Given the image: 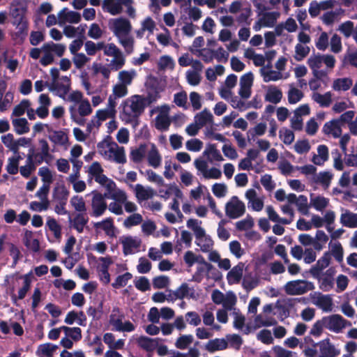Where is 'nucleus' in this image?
Masks as SVG:
<instances>
[{
	"instance_id": "f257e3e1",
	"label": "nucleus",
	"mask_w": 357,
	"mask_h": 357,
	"mask_svg": "<svg viewBox=\"0 0 357 357\" xmlns=\"http://www.w3.org/2000/svg\"><path fill=\"white\" fill-rule=\"evenodd\" d=\"M125 318L123 312L118 306L113 307L109 315V323L114 327V330L120 332H132L135 331V326L130 321L123 323Z\"/></svg>"
},
{
	"instance_id": "f03ea898",
	"label": "nucleus",
	"mask_w": 357,
	"mask_h": 357,
	"mask_svg": "<svg viewBox=\"0 0 357 357\" xmlns=\"http://www.w3.org/2000/svg\"><path fill=\"white\" fill-rule=\"evenodd\" d=\"M314 289V285L312 282L302 280L289 281L284 286L288 295H301Z\"/></svg>"
},
{
	"instance_id": "7ed1b4c3",
	"label": "nucleus",
	"mask_w": 357,
	"mask_h": 357,
	"mask_svg": "<svg viewBox=\"0 0 357 357\" xmlns=\"http://www.w3.org/2000/svg\"><path fill=\"white\" fill-rule=\"evenodd\" d=\"M322 318L325 323V328L336 333L341 332L346 326L351 325L350 321L337 314L324 317Z\"/></svg>"
},
{
	"instance_id": "20e7f679",
	"label": "nucleus",
	"mask_w": 357,
	"mask_h": 357,
	"mask_svg": "<svg viewBox=\"0 0 357 357\" xmlns=\"http://www.w3.org/2000/svg\"><path fill=\"white\" fill-rule=\"evenodd\" d=\"M91 193L93 197L91 199L92 213L91 215L93 217H100L105 213L107 208L105 199L108 198V194L102 195L96 190H93Z\"/></svg>"
},
{
	"instance_id": "39448f33",
	"label": "nucleus",
	"mask_w": 357,
	"mask_h": 357,
	"mask_svg": "<svg viewBox=\"0 0 357 357\" xmlns=\"http://www.w3.org/2000/svg\"><path fill=\"white\" fill-rule=\"evenodd\" d=\"M245 212V206L237 196H233L225 205V213L231 219L241 217Z\"/></svg>"
},
{
	"instance_id": "423d86ee",
	"label": "nucleus",
	"mask_w": 357,
	"mask_h": 357,
	"mask_svg": "<svg viewBox=\"0 0 357 357\" xmlns=\"http://www.w3.org/2000/svg\"><path fill=\"white\" fill-rule=\"evenodd\" d=\"M313 346L319 347L318 357H336L340 354V351L331 343L329 338L322 340Z\"/></svg>"
},
{
	"instance_id": "0eeeda50",
	"label": "nucleus",
	"mask_w": 357,
	"mask_h": 357,
	"mask_svg": "<svg viewBox=\"0 0 357 357\" xmlns=\"http://www.w3.org/2000/svg\"><path fill=\"white\" fill-rule=\"evenodd\" d=\"M131 29L132 26L128 19L119 17L114 20L113 32L117 38L128 36Z\"/></svg>"
},
{
	"instance_id": "6e6552de",
	"label": "nucleus",
	"mask_w": 357,
	"mask_h": 357,
	"mask_svg": "<svg viewBox=\"0 0 357 357\" xmlns=\"http://www.w3.org/2000/svg\"><path fill=\"white\" fill-rule=\"evenodd\" d=\"M26 8L18 6L15 3H12L10 8V16L12 17V24L18 26L22 22H28L26 18Z\"/></svg>"
},
{
	"instance_id": "1a4fd4ad",
	"label": "nucleus",
	"mask_w": 357,
	"mask_h": 357,
	"mask_svg": "<svg viewBox=\"0 0 357 357\" xmlns=\"http://www.w3.org/2000/svg\"><path fill=\"white\" fill-rule=\"evenodd\" d=\"M331 260V252L328 251L325 252L323 256L317 261V263L311 267L310 273L314 278H317L320 275L322 270L329 266Z\"/></svg>"
},
{
	"instance_id": "9d476101",
	"label": "nucleus",
	"mask_w": 357,
	"mask_h": 357,
	"mask_svg": "<svg viewBox=\"0 0 357 357\" xmlns=\"http://www.w3.org/2000/svg\"><path fill=\"white\" fill-rule=\"evenodd\" d=\"M141 240L139 238H133L132 236H126L121 241L123 245V253L125 256L132 255L135 250H138L141 245Z\"/></svg>"
},
{
	"instance_id": "9b49d317",
	"label": "nucleus",
	"mask_w": 357,
	"mask_h": 357,
	"mask_svg": "<svg viewBox=\"0 0 357 357\" xmlns=\"http://www.w3.org/2000/svg\"><path fill=\"white\" fill-rule=\"evenodd\" d=\"M147 104L146 99L139 95H135L132 97L130 109L135 114L132 118L137 119L138 116L141 115L144 110Z\"/></svg>"
},
{
	"instance_id": "f8f14e48",
	"label": "nucleus",
	"mask_w": 357,
	"mask_h": 357,
	"mask_svg": "<svg viewBox=\"0 0 357 357\" xmlns=\"http://www.w3.org/2000/svg\"><path fill=\"white\" fill-rule=\"evenodd\" d=\"M160 338H151L142 335L137 340L138 346L147 352H153L158 346Z\"/></svg>"
},
{
	"instance_id": "ddd939ff",
	"label": "nucleus",
	"mask_w": 357,
	"mask_h": 357,
	"mask_svg": "<svg viewBox=\"0 0 357 357\" xmlns=\"http://www.w3.org/2000/svg\"><path fill=\"white\" fill-rule=\"evenodd\" d=\"M31 276H32L31 271L27 274H25L23 276L24 284H23V287L19 289L18 296H17L15 294L11 295V299L13 301V303L15 305H17V299L22 300V299L24 298L28 291L30 289L31 283Z\"/></svg>"
},
{
	"instance_id": "4468645a",
	"label": "nucleus",
	"mask_w": 357,
	"mask_h": 357,
	"mask_svg": "<svg viewBox=\"0 0 357 357\" xmlns=\"http://www.w3.org/2000/svg\"><path fill=\"white\" fill-rule=\"evenodd\" d=\"M62 79L64 80L66 84L61 83L57 82H52V84L49 86V89L51 91H57L59 93V96L60 98H64L65 96L70 91V79L66 77H62Z\"/></svg>"
},
{
	"instance_id": "2eb2a0df",
	"label": "nucleus",
	"mask_w": 357,
	"mask_h": 357,
	"mask_svg": "<svg viewBox=\"0 0 357 357\" xmlns=\"http://www.w3.org/2000/svg\"><path fill=\"white\" fill-rule=\"evenodd\" d=\"M209 353L225 350L228 347V342L224 338H215L210 340L204 346Z\"/></svg>"
},
{
	"instance_id": "dca6fc26",
	"label": "nucleus",
	"mask_w": 357,
	"mask_h": 357,
	"mask_svg": "<svg viewBox=\"0 0 357 357\" xmlns=\"http://www.w3.org/2000/svg\"><path fill=\"white\" fill-rule=\"evenodd\" d=\"M322 130L326 135H332L335 138L339 137L342 134L340 120L333 119L326 122L324 125Z\"/></svg>"
},
{
	"instance_id": "f3484780",
	"label": "nucleus",
	"mask_w": 357,
	"mask_h": 357,
	"mask_svg": "<svg viewBox=\"0 0 357 357\" xmlns=\"http://www.w3.org/2000/svg\"><path fill=\"white\" fill-rule=\"evenodd\" d=\"M112 145L115 147L111 146L109 148V153L112 156L114 162L119 164H124L126 162V157L125 154V149L123 146H119L116 142H113Z\"/></svg>"
},
{
	"instance_id": "a211bd4d",
	"label": "nucleus",
	"mask_w": 357,
	"mask_h": 357,
	"mask_svg": "<svg viewBox=\"0 0 357 357\" xmlns=\"http://www.w3.org/2000/svg\"><path fill=\"white\" fill-rule=\"evenodd\" d=\"M243 264L239 263L234 266L227 273V279L229 284L238 283L243 275Z\"/></svg>"
},
{
	"instance_id": "6ab92c4d",
	"label": "nucleus",
	"mask_w": 357,
	"mask_h": 357,
	"mask_svg": "<svg viewBox=\"0 0 357 357\" xmlns=\"http://www.w3.org/2000/svg\"><path fill=\"white\" fill-rule=\"evenodd\" d=\"M89 220V217L83 213L76 214L73 220L69 217V222L73 223V227L79 233L83 232L84 228L88 223Z\"/></svg>"
},
{
	"instance_id": "aec40b11",
	"label": "nucleus",
	"mask_w": 357,
	"mask_h": 357,
	"mask_svg": "<svg viewBox=\"0 0 357 357\" xmlns=\"http://www.w3.org/2000/svg\"><path fill=\"white\" fill-rule=\"evenodd\" d=\"M279 16V13L277 12H268L263 14V17L257 22L254 28L257 31L258 30L257 25L262 24L264 26L272 27L275 25L277 18Z\"/></svg>"
},
{
	"instance_id": "412c9836",
	"label": "nucleus",
	"mask_w": 357,
	"mask_h": 357,
	"mask_svg": "<svg viewBox=\"0 0 357 357\" xmlns=\"http://www.w3.org/2000/svg\"><path fill=\"white\" fill-rule=\"evenodd\" d=\"M340 222L348 228L357 227V213L346 210L345 213L341 214Z\"/></svg>"
},
{
	"instance_id": "4be33fe9",
	"label": "nucleus",
	"mask_w": 357,
	"mask_h": 357,
	"mask_svg": "<svg viewBox=\"0 0 357 357\" xmlns=\"http://www.w3.org/2000/svg\"><path fill=\"white\" fill-rule=\"evenodd\" d=\"M282 98V92L280 89L275 86H269L266 94L265 95V100L273 104H278Z\"/></svg>"
},
{
	"instance_id": "5701e85b",
	"label": "nucleus",
	"mask_w": 357,
	"mask_h": 357,
	"mask_svg": "<svg viewBox=\"0 0 357 357\" xmlns=\"http://www.w3.org/2000/svg\"><path fill=\"white\" fill-rule=\"evenodd\" d=\"M57 349V346L51 343L40 344L36 351L38 357H52L53 353Z\"/></svg>"
},
{
	"instance_id": "b1692460",
	"label": "nucleus",
	"mask_w": 357,
	"mask_h": 357,
	"mask_svg": "<svg viewBox=\"0 0 357 357\" xmlns=\"http://www.w3.org/2000/svg\"><path fill=\"white\" fill-rule=\"evenodd\" d=\"M94 227L102 228L105 231L106 234L109 236H113L114 235V225L112 218H107L101 222H95Z\"/></svg>"
},
{
	"instance_id": "393cba45",
	"label": "nucleus",
	"mask_w": 357,
	"mask_h": 357,
	"mask_svg": "<svg viewBox=\"0 0 357 357\" xmlns=\"http://www.w3.org/2000/svg\"><path fill=\"white\" fill-rule=\"evenodd\" d=\"M15 132L23 135L29 132V123L25 118L15 119L12 121Z\"/></svg>"
},
{
	"instance_id": "a878e982",
	"label": "nucleus",
	"mask_w": 357,
	"mask_h": 357,
	"mask_svg": "<svg viewBox=\"0 0 357 357\" xmlns=\"http://www.w3.org/2000/svg\"><path fill=\"white\" fill-rule=\"evenodd\" d=\"M15 26L17 31L13 35V38L18 43H22L28 35L29 23L25 22Z\"/></svg>"
},
{
	"instance_id": "bb28decb",
	"label": "nucleus",
	"mask_w": 357,
	"mask_h": 357,
	"mask_svg": "<svg viewBox=\"0 0 357 357\" xmlns=\"http://www.w3.org/2000/svg\"><path fill=\"white\" fill-rule=\"evenodd\" d=\"M50 140L54 144L64 146L68 142V135L62 130L52 131V134L49 135Z\"/></svg>"
},
{
	"instance_id": "cd10ccee",
	"label": "nucleus",
	"mask_w": 357,
	"mask_h": 357,
	"mask_svg": "<svg viewBox=\"0 0 357 357\" xmlns=\"http://www.w3.org/2000/svg\"><path fill=\"white\" fill-rule=\"evenodd\" d=\"M102 8L112 15L120 14L123 10L116 0H103Z\"/></svg>"
},
{
	"instance_id": "c85d7f7f",
	"label": "nucleus",
	"mask_w": 357,
	"mask_h": 357,
	"mask_svg": "<svg viewBox=\"0 0 357 357\" xmlns=\"http://www.w3.org/2000/svg\"><path fill=\"white\" fill-rule=\"evenodd\" d=\"M213 118L211 113L207 109H204L203 111L195 115V121L201 128H202L208 123H212Z\"/></svg>"
},
{
	"instance_id": "c756f323",
	"label": "nucleus",
	"mask_w": 357,
	"mask_h": 357,
	"mask_svg": "<svg viewBox=\"0 0 357 357\" xmlns=\"http://www.w3.org/2000/svg\"><path fill=\"white\" fill-rule=\"evenodd\" d=\"M161 156L156 146L153 144L151 150L148 153V162L149 165L154 168H157L161 163Z\"/></svg>"
},
{
	"instance_id": "7c9ffc66",
	"label": "nucleus",
	"mask_w": 357,
	"mask_h": 357,
	"mask_svg": "<svg viewBox=\"0 0 357 357\" xmlns=\"http://www.w3.org/2000/svg\"><path fill=\"white\" fill-rule=\"evenodd\" d=\"M69 193V190L66 188L65 185L62 184L60 186L54 188L53 197L59 201V202H62L63 204V202H67Z\"/></svg>"
},
{
	"instance_id": "2f4dec72",
	"label": "nucleus",
	"mask_w": 357,
	"mask_h": 357,
	"mask_svg": "<svg viewBox=\"0 0 357 357\" xmlns=\"http://www.w3.org/2000/svg\"><path fill=\"white\" fill-rule=\"evenodd\" d=\"M67 10V8H63L59 14V17L62 18L64 21H66L72 24H77L81 21V15L79 13L75 11H68L64 13Z\"/></svg>"
},
{
	"instance_id": "473e14b6",
	"label": "nucleus",
	"mask_w": 357,
	"mask_h": 357,
	"mask_svg": "<svg viewBox=\"0 0 357 357\" xmlns=\"http://www.w3.org/2000/svg\"><path fill=\"white\" fill-rule=\"evenodd\" d=\"M146 146L141 144L138 148L132 149L130 153V160L135 163L140 162L145 156Z\"/></svg>"
},
{
	"instance_id": "72a5a7b5",
	"label": "nucleus",
	"mask_w": 357,
	"mask_h": 357,
	"mask_svg": "<svg viewBox=\"0 0 357 357\" xmlns=\"http://www.w3.org/2000/svg\"><path fill=\"white\" fill-rule=\"evenodd\" d=\"M136 197L139 200H147L151 198L154 195V190L152 188L145 189L141 184L135 185Z\"/></svg>"
},
{
	"instance_id": "f704fd0d",
	"label": "nucleus",
	"mask_w": 357,
	"mask_h": 357,
	"mask_svg": "<svg viewBox=\"0 0 357 357\" xmlns=\"http://www.w3.org/2000/svg\"><path fill=\"white\" fill-rule=\"evenodd\" d=\"M317 152L320 158H318V157L314 155L312 158V162L317 165H321L328 159V149L327 146L321 144L318 146Z\"/></svg>"
},
{
	"instance_id": "c9c22d12",
	"label": "nucleus",
	"mask_w": 357,
	"mask_h": 357,
	"mask_svg": "<svg viewBox=\"0 0 357 357\" xmlns=\"http://www.w3.org/2000/svg\"><path fill=\"white\" fill-rule=\"evenodd\" d=\"M353 82L350 78H338L333 82V89L335 91H347L352 86Z\"/></svg>"
},
{
	"instance_id": "e433bc0d",
	"label": "nucleus",
	"mask_w": 357,
	"mask_h": 357,
	"mask_svg": "<svg viewBox=\"0 0 357 357\" xmlns=\"http://www.w3.org/2000/svg\"><path fill=\"white\" fill-rule=\"evenodd\" d=\"M132 278V275L129 272H126L117 276L115 281L112 284V286L114 289H120L125 287Z\"/></svg>"
},
{
	"instance_id": "4c0bfd02",
	"label": "nucleus",
	"mask_w": 357,
	"mask_h": 357,
	"mask_svg": "<svg viewBox=\"0 0 357 357\" xmlns=\"http://www.w3.org/2000/svg\"><path fill=\"white\" fill-rule=\"evenodd\" d=\"M22 159L20 155L9 158L6 165V171L11 175L17 174L19 171V162Z\"/></svg>"
},
{
	"instance_id": "58836bf2",
	"label": "nucleus",
	"mask_w": 357,
	"mask_h": 357,
	"mask_svg": "<svg viewBox=\"0 0 357 357\" xmlns=\"http://www.w3.org/2000/svg\"><path fill=\"white\" fill-rule=\"evenodd\" d=\"M194 340L192 335H182L178 337L175 342V347L179 349H185Z\"/></svg>"
},
{
	"instance_id": "ea45409f",
	"label": "nucleus",
	"mask_w": 357,
	"mask_h": 357,
	"mask_svg": "<svg viewBox=\"0 0 357 357\" xmlns=\"http://www.w3.org/2000/svg\"><path fill=\"white\" fill-rule=\"evenodd\" d=\"M204 154L208 156V159L215 161H222L223 158L220 151L216 149L215 144H209V146L204 151Z\"/></svg>"
},
{
	"instance_id": "a19ab883",
	"label": "nucleus",
	"mask_w": 357,
	"mask_h": 357,
	"mask_svg": "<svg viewBox=\"0 0 357 357\" xmlns=\"http://www.w3.org/2000/svg\"><path fill=\"white\" fill-rule=\"evenodd\" d=\"M298 211L303 215H307L309 213L310 206L307 203V198L305 195H301L298 197L296 203Z\"/></svg>"
},
{
	"instance_id": "79ce46f5",
	"label": "nucleus",
	"mask_w": 357,
	"mask_h": 357,
	"mask_svg": "<svg viewBox=\"0 0 357 357\" xmlns=\"http://www.w3.org/2000/svg\"><path fill=\"white\" fill-rule=\"evenodd\" d=\"M317 305H319L324 311L328 312L332 310L333 301L328 295H322L318 297Z\"/></svg>"
},
{
	"instance_id": "37998d69",
	"label": "nucleus",
	"mask_w": 357,
	"mask_h": 357,
	"mask_svg": "<svg viewBox=\"0 0 357 357\" xmlns=\"http://www.w3.org/2000/svg\"><path fill=\"white\" fill-rule=\"evenodd\" d=\"M328 199L322 197V196H317L314 198H311V204L312 206L319 211H321L324 210L326 207H327L328 204Z\"/></svg>"
},
{
	"instance_id": "c03bdc74",
	"label": "nucleus",
	"mask_w": 357,
	"mask_h": 357,
	"mask_svg": "<svg viewBox=\"0 0 357 357\" xmlns=\"http://www.w3.org/2000/svg\"><path fill=\"white\" fill-rule=\"evenodd\" d=\"M143 218L139 213H133L128 216L123 222V225L126 228L138 225L142 223Z\"/></svg>"
},
{
	"instance_id": "a18cd8bd",
	"label": "nucleus",
	"mask_w": 357,
	"mask_h": 357,
	"mask_svg": "<svg viewBox=\"0 0 357 357\" xmlns=\"http://www.w3.org/2000/svg\"><path fill=\"white\" fill-rule=\"evenodd\" d=\"M31 106V102L29 100H22L20 104L17 105L13 110L12 115L15 116H22L26 110Z\"/></svg>"
},
{
	"instance_id": "49530a36",
	"label": "nucleus",
	"mask_w": 357,
	"mask_h": 357,
	"mask_svg": "<svg viewBox=\"0 0 357 357\" xmlns=\"http://www.w3.org/2000/svg\"><path fill=\"white\" fill-rule=\"evenodd\" d=\"M171 121L167 116H160L158 115L155 118V128L162 131L167 130Z\"/></svg>"
},
{
	"instance_id": "de8ad7c7",
	"label": "nucleus",
	"mask_w": 357,
	"mask_h": 357,
	"mask_svg": "<svg viewBox=\"0 0 357 357\" xmlns=\"http://www.w3.org/2000/svg\"><path fill=\"white\" fill-rule=\"evenodd\" d=\"M227 341L228 342V344L236 350H239L241 345L243 344V339L242 337L237 334L227 335L226 336Z\"/></svg>"
},
{
	"instance_id": "09e8293b",
	"label": "nucleus",
	"mask_w": 357,
	"mask_h": 357,
	"mask_svg": "<svg viewBox=\"0 0 357 357\" xmlns=\"http://www.w3.org/2000/svg\"><path fill=\"white\" fill-rule=\"evenodd\" d=\"M189 291L188 285L186 283H183L176 291L173 292L174 297H172V294H169L171 299H183L188 296Z\"/></svg>"
},
{
	"instance_id": "8fccbe9b",
	"label": "nucleus",
	"mask_w": 357,
	"mask_h": 357,
	"mask_svg": "<svg viewBox=\"0 0 357 357\" xmlns=\"http://www.w3.org/2000/svg\"><path fill=\"white\" fill-rule=\"evenodd\" d=\"M333 175L329 172H319L315 182L321 183L326 189L329 187Z\"/></svg>"
},
{
	"instance_id": "3c124183",
	"label": "nucleus",
	"mask_w": 357,
	"mask_h": 357,
	"mask_svg": "<svg viewBox=\"0 0 357 357\" xmlns=\"http://www.w3.org/2000/svg\"><path fill=\"white\" fill-rule=\"evenodd\" d=\"M70 203L75 211L78 212L83 213L86 211L85 202L82 197L73 196L70 199Z\"/></svg>"
},
{
	"instance_id": "603ef678",
	"label": "nucleus",
	"mask_w": 357,
	"mask_h": 357,
	"mask_svg": "<svg viewBox=\"0 0 357 357\" xmlns=\"http://www.w3.org/2000/svg\"><path fill=\"white\" fill-rule=\"evenodd\" d=\"M310 47L307 46H303L301 44L298 43L295 47L296 55L294 59L298 61H302L310 53Z\"/></svg>"
},
{
	"instance_id": "864d4df0",
	"label": "nucleus",
	"mask_w": 357,
	"mask_h": 357,
	"mask_svg": "<svg viewBox=\"0 0 357 357\" xmlns=\"http://www.w3.org/2000/svg\"><path fill=\"white\" fill-rule=\"evenodd\" d=\"M92 68L94 74L101 73L105 79H108L109 78L111 70L107 66L101 63H93Z\"/></svg>"
},
{
	"instance_id": "5fc2aeb1",
	"label": "nucleus",
	"mask_w": 357,
	"mask_h": 357,
	"mask_svg": "<svg viewBox=\"0 0 357 357\" xmlns=\"http://www.w3.org/2000/svg\"><path fill=\"white\" fill-rule=\"evenodd\" d=\"M331 254L333 256L337 261L340 263L343 261L344 250L340 242H336L332 246Z\"/></svg>"
},
{
	"instance_id": "6e6d98bb",
	"label": "nucleus",
	"mask_w": 357,
	"mask_h": 357,
	"mask_svg": "<svg viewBox=\"0 0 357 357\" xmlns=\"http://www.w3.org/2000/svg\"><path fill=\"white\" fill-rule=\"evenodd\" d=\"M120 43L124 47L126 52L130 54L134 49V39L130 36H122L119 38Z\"/></svg>"
},
{
	"instance_id": "4d7b16f0",
	"label": "nucleus",
	"mask_w": 357,
	"mask_h": 357,
	"mask_svg": "<svg viewBox=\"0 0 357 357\" xmlns=\"http://www.w3.org/2000/svg\"><path fill=\"white\" fill-rule=\"evenodd\" d=\"M47 225L48 226L50 230L54 233V237L56 238H61V227L58 224L54 218H50L47 222Z\"/></svg>"
},
{
	"instance_id": "13d9d810",
	"label": "nucleus",
	"mask_w": 357,
	"mask_h": 357,
	"mask_svg": "<svg viewBox=\"0 0 357 357\" xmlns=\"http://www.w3.org/2000/svg\"><path fill=\"white\" fill-rule=\"evenodd\" d=\"M206 277L213 279L215 281H219L222 279V275L221 272L211 264H208V267L206 268Z\"/></svg>"
},
{
	"instance_id": "bf43d9fd",
	"label": "nucleus",
	"mask_w": 357,
	"mask_h": 357,
	"mask_svg": "<svg viewBox=\"0 0 357 357\" xmlns=\"http://www.w3.org/2000/svg\"><path fill=\"white\" fill-rule=\"evenodd\" d=\"M135 75V71L128 72L127 70H122L119 73V79L121 82V84L127 86L132 83Z\"/></svg>"
},
{
	"instance_id": "052dcab7",
	"label": "nucleus",
	"mask_w": 357,
	"mask_h": 357,
	"mask_svg": "<svg viewBox=\"0 0 357 357\" xmlns=\"http://www.w3.org/2000/svg\"><path fill=\"white\" fill-rule=\"evenodd\" d=\"M303 97V92L297 89H291L288 92V101L290 104L297 103Z\"/></svg>"
},
{
	"instance_id": "680f3d73",
	"label": "nucleus",
	"mask_w": 357,
	"mask_h": 357,
	"mask_svg": "<svg viewBox=\"0 0 357 357\" xmlns=\"http://www.w3.org/2000/svg\"><path fill=\"white\" fill-rule=\"evenodd\" d=\"M90 60L89 57H87L83 53H77L74 54V57L73 59V63L77 69H81L84 67V66Z\"/></svg>"
},
{
	"instance_id": "e2e57ef3",
	"label": "nucleus",
	"mask_w": 357,
	"mask_h": 357,
	"mask_svg": "<svg viewBox=\"0 0 357 357\" xmlns=\"http://www.w3.org/2000/svg\"><path fill=\"white\" fill-rule=\"evenodd\" d=\"M294 149L297 153L303 154L310 149V145L307 139L298 140L294 144Z\"/></svg>"
},
{
	"instance_id": "0e129e2a",
	"label": "nucleus",
	"mask_w": 357,
	"mask_h": 357,
	"mask_svg": "<svg viewBox=\"0 0 357 357\" xmlns=\"http://www.w3.org/2000/svg\"><path fill=\"white\" fill-rule=\"evenodd\" d=\"M338 30L346 38H349L351 36L354 31V22L349 20L346 21L340 25Z\"/></svg>"
},
{
	"instance_id": "69168bd1",
	"label": "nucleus",
	"mask_w": 357,
	"mask_h": 357,
	"mask_svg": "<svg viewBox=\"0 0 357 357\" xmlns=\"http://www.w3.org/2000/svg\"><path fill=\"white\" fill-rule=\"evenodd\" d=\"M257 339L262 343L266 344H271L273 342L271 333L268 329H263L257 334Z\"/></svg>"
},
{
	"instance_id": "338daca9",
	"label": "nucleus",
	"mask_w": 357,
	"mask_h": 357,
	"mask_svg": "<svg viewBox=\"0 0 357 357\" xmlns=\"http://www.w3.org/2000/svg\"><path fill=\"white\" fill-rule=\"evenodd\" d=\"M325 328V323L323 321V318L320 320H317L312 326L310 332V335L318 337L323 333V328Z\"/></svg>"
},
{
	"instance_id": "774afa93",
	"label": "nucleus",
	"mask_w": 357,
	"mask_h": 357,
	"mask_svg": "<svg viewBox=\"0 0 357 357\" xmlns=\"http://www.w3.org/2000/svg\"><path fill=\"white\" fill-rule=\"evenodd\" d=\"M273 350L278 357H298L297 353L286 350L280 346H275Z\"/></svg>"
}]
</instances>
